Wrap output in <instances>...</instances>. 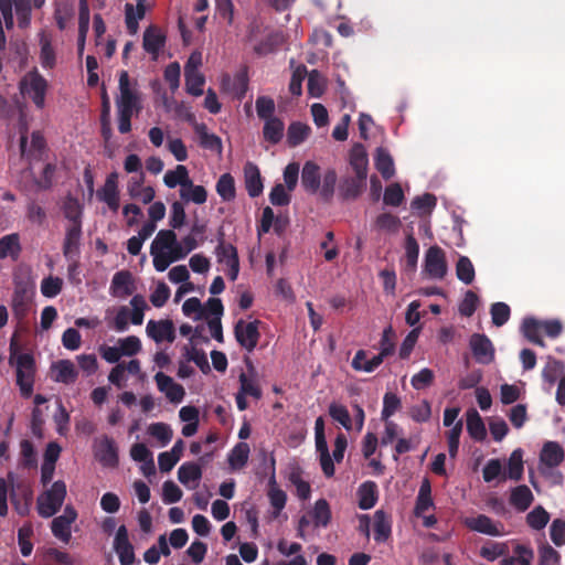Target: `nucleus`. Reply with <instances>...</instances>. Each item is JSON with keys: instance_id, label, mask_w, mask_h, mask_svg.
Segmentation results:
<instances>
[{"instance_id": "1", "label": "nucleus", "mask_w": 565, "mask_h": 565, "mask_svg": "<svg viewBox=\"0 0 565 565\" xmlns=\"http://www.w3.org/2000/svg\"><path fill=\"white\" fill-rule=\"evenodd\" d=\"M348 163L353 174H345L339 180L335 191L342 202L358 200L366 188L369 156L363 143H353L348 154Z\"/></svg>"}, {"instance_id": "2", "label": "nucleus", "mask_w": 565, "mask_h": 565, "mask_svg": "<svg viewBox=\"0 0 565 565\" xmlns=\"http://www.w3.org/2000/svg\"><path fill=\"white\" fill-rule=\"evenodd\" d=\"M119 95L116 98V108L118 115V130L126 134L131 129V117L139 114L142 106V94L138 88L137 82H131L127 71L119 73L118 81Z\"/></svg>"}, {"instance_id": "3", "label": "nucleus", "mask_w": 565, "mask_h": 565, "mask_svg": "<svg viewBox=\"0 0 565 565\" xmlns=\"http://www.w3.org/2000/svg\"><path fill=\"white\" fill-rule=\"evenodd\" d=\"M338 173L334 168H327L321 171L313 161H307L301 170V185L303 190L318 195L324 203H331L335 194Z\"/></svg>"}, {"instance_id": "4", "label": "nucleus", "mask_w": 565, "mask_h": 565, "mask_svg": "<svg viewBox=\"0 0 565 565\" xmlns=\"http://www.w3.org/2000/svg\"><path fill=\"white\" fill-rule=\"evenodd\" d=\"M10 365L17 369V385L21 395L29 398L33 393L35 360L31 353H20L14 338L10 342Z\"/></svg>"}, {"instance_id": "5", "label": "nucleus", "mask_w": 565, "mask_h": 565, "mask_svg": "<svg viewBox=\"0 0 565 565\" xmlns=\"http://www.w3.org/2000/svg\"><path fill=\"white\" fill-rule=\"evenodd\" d=\"M523 335L533 344L544 348L545 341L541 332L543 331L548 338L556 339L563 332V323L558 319L537 320L533 317H527L522 322Z\"/></svg>"}, {"instance_id": "6", "label": "nucleus", "mask_w": 565, "mask_h": 565, "mask_svg": "<svg viewBox=\"0 0 565 565\" xmlns=\"http://www.w3.org/2000/svg\"><path fill=\"white\" fill-rule=\"evenodd\" d=\"M66 484L62 480L53 482L50 489L38 497V513L42 518H51L62 508L66 497Z\"/></svg>"}, {"instance_id": "7", "label": "nucleus", "mask_w": 565, "mask_h": 565, "mask_svg": "<svg viewBox=\"0 0 565 565\" xmlns=\"http://www.w3.org/2000/svg\"><path fill=\"white\" fill-rule=\"evenodd\" d=\"M47 86V81L36 70L28 72L19 83L20 93L30 98L39 109L45 106Z\"/></svg>"}, {"instance_id": "8", "label": "nucleus", "mask_w": 565, "mask_h": 565, "mask_svg": "<svg viewBox=\"0 0 565 565\" xmlns=\"http://www.w3.org/2000/svg\"><path fill=\"white\" fill-rule=\"evenodd\" d=\"M262 321L255 319L253 321H245L244 319H239L234 324V337L237 343L246 350L248 353H252L260 338L259 326Z\"/></svg>"}, {"instance_id": "9", "label": "nucleus", "mask_w": 565, "mask_h": 565, "mask_svg": "<svg viewBox=\"0 0 565 565\" xmlns=\"http://www.w3.org/2000/svg\"><path fill=\"white\" fill-rule=\"evenodd\" d=\"M448 271L446 253L438 245L430 246L424 258V273L433 279H444Z\"/></svg>"}, {"instance_id": "10", "label": "nucleus", "mask_w": 565, "mask_h": 565, "mask_svg": "<svg viewBox=\"0 0 565 565\" xmlns=\"http://www.w3.org/2000/svg\"><path fill=\"white\" fill-rule=\"evenodd\" d=\"M463 524L470 531L489 536H501L504 534V524L500 521H493L486 514L466 518Z\"/></svg>"}, {"instance_id": "11", "label": "nucleus", "mask_w": 565, "mask_h": 565, "mask_svg": "<svg viewBox=\"0 0 565 565\" xmlns=\"http://www.w3.org/2000/svg\"><path fill=\"white\" fill-rule=\"evenodd\" d=\"M77 518V512L72 505H66L64 513L53 519L51 523V531L53 535L62 541L68 543L72 537L71 526Z\"/></svg>"}, {"instance_id": "12", "label": "nucleus", "mask_w": 565, "mask_h": 565, "mask_svg": "<svg viewBox=\"0 0 565 565\" xmlns=\"http://www.w3.org/2000/svg\"><path fill=\"white\" fill-rule=\"evenodd\" d=\"M469 347L478 363L489 364L494 360V348L486 334L473 333L469 340Z\"/></svg>"}, {"instance_id": "13", "label": "nucleus", "mask_w": 565, "mask_h": 565, "mask_svg": "<svg viewBox=\"0 0 565 565\" xmlns=\"http://www.w3.org/2000/svg\"><path fill=\"white\" fill-rule=\"evenodd\" d=\"M114 550L118 555L120 565H132L136 562L134 546L129 541L128 530L120 525L114 539Z\"/></svg>"}, {"instance_id": "14", "label": "nucleus", "mask_w": 565, "mask_h": 565, "mask_svg": "<svg viewBox=\"0 0 565 565\" xmlns=\"http://www.w3.org/2000/svg\"><path fill=\"white\" fill-rule=\"evenodd\" d=\"M33 294V289L26 284L19 282L15 285L12 295V310L17 319L22 320L26 317Z\"/></svg>"}, {"instance_id": "15", "label": "nucleus", "mask_w": 565, "mask_h": 565, "mask_svg": "<svg viewBox=\"0 0 565 565\" xmlns=\"http://www.w3.org/2000/svg\"><path fill=\"white\" fill-rule=\"evenodd\" d=\"M146 332L149 338L154 342L161 343L162 341L173 342L175 340V329L171 320H149L146 327Z\"/></svg>"}, {"instance_id": "16", "label": "nucleus", "mask_w": 565, "mask_h": 565, "mask_svg": "<svg viewBox=\"0 0 565 565\" xmlns=\"http://www.w3.org/2000/svg\"><path fill=\"white\" fill-rule=\"evenodd\" d=\"M95 456L104 467H116L118 465V451L114 439L103 436L96 444Z\"/></svg>"}, {"instance_id": "17", "label": "nucleus", "mask_w": 565, "mask_h": 565, "mask_svg": "<svg viewBox=\"0 0 565 565\" xmlns=\"http://www.w3.org/2000/svg\"><path fill=\"white\" fill-rule=\"evenodd\" d=\"M32 490L26 484L18 483L12 486L10 499L19 515L25 516L29 514L32 503Z\"/></svg>"}, {"instance_id": "18", "label": "nucleus", "mask_w": 565, "mask_h": 565, "mask_svg": "<svg viewBox=\"0 0 565 565\" xmlns=\"http://www.w3.org/2000/svg\"><path fill=\"white\" fill-rule=\"evenodd\" d=\"M81 238L82 225L78 223L68 224L65 228L63 242V255L65 258L79 256Z\"/></svg>"}, {"instance_id": "19", "label": "nucleus", "mask_w": 565, "mask_h": 565, "mask_svg": "<svg viewBox=\"0 0 565 565\" xmlns=\"http://www.w3.org/2000/svg\"><path fill=\"white\" fill-rule=\"evenodd\" d=\"M97 196L100 201L105 202L111 211L116 212L119 209V192L116 173H111L107 177L104 186L97 192Z\"/></svg>"}, {"instance_id": "20", "label": "nucleus", "mask_w": 565, "mask_h": 565, "mask_svg": "<svg viewBox=\"0 0 565 565\" xmlns=\"http://www.w3.org/2000/svg\"><path fill=\"white\" fill-rule=\"evenodd\" d=\"M245 188L250 198H257L263 193V180L258 167L247 162L244 167Z\"/></svg>"}, {"instance_id": "21", "label": "nucleus", "mask_w": 565, "mask_h": 565, "mask_svg": "<svg viewBox=\"0 0 565 565\" xmlns=\"http://www.w3.org/2000/svg\"><path fill=\"white\" fill-rule=\"evenodd\" d=\"M52 379L57 383L71 384L78 376L75 365L70 360H60L52 364Z\"/></svg>"}, {"instance_id": "22", "label": "nucleus", "mask_w": 565, "mask_h": 565, "mask_svg": "<svg viewBox=\"0 0 565 565\" xmlns=\"http://www.w3.org/2000/svg\"><path fill=\"white\" fill-rule=\"evenodd\" d=\"M110 289L116 297H128L132 295L135 290L132 275L128 270L117 271L113 279Z\"/></svg>"}, {"instance_id": "23", "label": "nucleus", "mask_w": 565, "mask_h": 565, "mask_svg": "<svg viewBox=\"0 0 565 565\" xmlns=\"http://www.w3.org/2000/svg\"><path fill=\"white\" fill-rule=\"evenodd\" d=\"M166 44V36L157 28L149 26L143 32L142 47L156 60Z\"/></svg>"}, {"instance_id": "24", "label": "nucleus", "mask_w": 565, "mask_h": 565, "mask_svg": "<svg viewBox=\"0 0 565 565\" xmlns=\"http://www.w3.org/2000/svg\"><path fill=\"white\" fill-rule=\"evenodd\" d=\"M534 497L525 484L516 486L511 490L510 504L520 512L526 511L533 503Z\"/></svg>"}, {"instance_id": "25", "label": "nucleus", "mask_w": 565, "mask_h": 565, "mask_svg": "<svg viewBox=\"0 0 565 565\" xmlns=\"http://www.w3.org/2000/svg\"><path fill=\"white\" fill-rule=\"evenodd\" d=\"M358 126L360 137L364 140L384 138V129L376 125L373 118L367 114H360Z\"/></svg>"}, {"instance_id": "26", "label": "nucleus", "mask_w": 565, "mask_h": 565, "mask_svg": "<svg viewBox=\"0 0 565 565\" xmlns=\"http://www.w3.org/2000/svg\"><path fill=\"white\" fill-rule=\"evenodd\" d=\"M540 460L550 468L557 467L564 460L562 446L556 441L545 443L540 455Z\"/></svg>"}, {"instance_id": "27", "label": "nucleus", "mask_w": 565, "mask_h": 565, "mask_svg": "<svg viewBox=\"0 0 565 565\" xmlns=\"http://www.w3.org/2000/svg\"><path fill=\"white\" fill-rule=\"evenodd\" d=\"M316 449L317 452L319 454L320 466L323 471V475L327 478L333 477L335 468L331 455L329 452L326 436H316Z\"/></svg>"}, {"instance_id": "28", "label": "nucleus", "mask_w": 565, "mask_h": 565, "mask_svg": "<svg viewBox=\"0 0 565 565\" xmlns=\"http://www.w3.org/2000/svg\"><path fill=\"white\" fill-rule=\"evenodd\" d=\"M359 508L372 509L377 502V486L374 481H364L358 489Z\"/></svg>"}, {"instance_id": "29", "label": "nucleus", "mask_w": 565, "mask_h": 565, "mask_svg": "<svg viewBox=\"0 0 565 565\" xmlns=\"http://www.w3.org/2000/svg\"><path fill=\"white\" fill-rule=\"evenodd\" d=\"M467 430L471 438L477 441H482L487 437L484 423L479 413L471 408L467 412Z\"/></svg>"}, {"instance_id": "30", "label": "nucleus", "mask_w": 565, "mask_h": 565, "mask_svg": "<svg viewBox=\"0 0 565 565\" xmlns=\"http://www.w3.org/2000/svg\"><path fill=\"white\" fill-rule=\"evenodd\" d=\"M21 253L19 234L12 233L0 238V259L11 257L17 260Z\"/></svg>"}, {"instance_id": "31", "label": "nucleus", "mask_w": 565, "mask_h": 565, "mask_svg": "<svg viewBox=\"0 0 565 565\" xmlns=\"http://www.w3.org/2000/svg\"><path fill=\"white\" fill-rule=\"evenodd\" d=\"M392 533V524L390 518L383 510L374 513V540L377 543L386 542Z\"/></svg>"}, {"instance_id": "32", "label": "nucleus", "mask_w": 565, "mask_h": 565, "mask_svg": "<svg viewBox=\"0 0 565 565\" xmlns=\"http://www.w3.org/2000/svg\"><path fill=\"white\" fill-rule=\"evenodd\" d=\"M419 255V245L413 235H407L405 239V257H404V270L413 274L416 270Z\"/></svg>"}, {"instance_id": "33", "label": "nucleus", "mask_w": 565, "mask_h": 565, "mask_svg": "<svg viewBox=\"0 0 565 565\" xmlns=\"http://www.w3.org/2000/svg\"><path fill=\"white\" fill-rule=\"evenodd\" d=\"M249 446L247 443L241 441L234 446L228 454V465L233 470H239L246 466L249 457Z\"/></svg>"}, {"instance_id": "34", "label": "nucleus", "mask_w": 565, "mask_h": 565, "mask_svg": "<svg viewBox=\"0 0 565 565\" xmlns=\"http://www.w3.org/2000/svg\"><path fill=\"white\" fill-rule=\"evenodd\" d=\"M180 198L184 202H192L201 205L207 200V191L203 185H196L191 180L184 189H180Z\"/></svg>"}, {"instance_id": "35", "label": "nucleus", "mask_w": 565, "mask_h": 565, "mask_svg": "<svg viewBox=\"0 0 565 565\" xmlns=\"http://www.w3.org/2000/svg\"><path fill=\"white\" fill-rule=\"evenodd\" d=\"M433 505L430 483L428 480H425L419 488L414 513L416 516H423Z\"/></svg>"}, {"instance_id": "36", "label": "nucleus", "mask_w": 565, "mask_h": 565, "mask_svg": "<svg viewBox=\"0 0 565 565\" xmlns=\"http://www.w3.org/2000/svg\"><path fill=\"white\" fill-rule=\"evenodd\" d=\"M285 131V124L278 117L264 120L263 135L265 141H281Z\"/></svg>"}, {"instance_id": "37", "label": "nucleus", "mask_w": 565, "mask_h": 565, "mask_svg": "<svg viewBox=\"0 0 565 565\" xmlns=\"http://www.w3.org/2000/svg\"><path fill=\"white\" fill-rule=\"evenodd\" d=\"M215 190L221 199L231 202L236 196L235 180L231 173L222 174L215 185Z\"/></svg>"}, {"instance_id": "38", "label": "nucleus", "mask_w": 565, "mask_h": 565, "mask_svg": "<svg viewBox=\"0 0 565 565\" xmlns=\"http://www.w3.org/2000/svg\"><path fill=\"white\" fill-rule=\"evenodd\" d=\"M164 184L173 189L180 185V189H184L191 179L189 178L188 169L184 166H177L174 170H169L163 177Z\"/></svg>"}, {"instance_id": "39", "label": "nucleus", "mask_w": 565, "mask_h": 565, "mask_svg": "<svg viewBox=\"0 0 565 565\" xmlns=\"http://www.w3.org/2000/svg\"><path fill=\"white\" fill-rule=\"evenodd\" d=\"M312 520L316 527H326L331 521V510L326 499H319L316 501L312 512Z\"/></svg>"}, {"instance_id": "40", "label": "nucleus", "mask_w": 565, "mask_h": 565, "mask_svg": "<svg viewBox=\"0 0 565 565\" xmlns=\"http://www.w3.org/2000/svg\"><path fill=\"white\" fill-rule=\"evenodd\" d=\"M89 25V9L87 0H79V14H78V53L83 54L85 38Z\"/></svg>"}, {"instance_id": "41", "label": "nucleus", "mask_w": 565, "mask_h": 565, "mask_svg": "<svg viewBox=\"0 0 565 565\" xmlns=\"http://www.w3.org/2000/svg\"><path fill=\"white\" fill-rule=\"evenodd\" d=\"M177 235L172 230H161L158 232L156 238L152 241L150 246V254L157 252L169 250L170 247L175 244Z\"/></svg>"}, {"instance_id": "42", "label": "nucleus", "mask_w": 565, "mask_h": 565, "mask_svg": "<svg viewBox=\"0 0 565 565\" xmlns=\"http://www.w3.org/2000/svg\"><path fill=\"white\" fill-rule=\"evenodd\" d=\"M41 52H40V63L43 68H53L56 63L55 51L52 46L51 39L44 33L40 39Z\"/></svg>"}, {"instance_id": "43", "label": "nucleus", "mask_w": 565, "mask_h": 565, "mask_svg": "<svg viewBox=\"0 0 565 565\" xmlns=\"http://www.w3.org/2000/svg\"><path fill=\"white\" fill-rule=\"evenodd\" d=\"M202 478V469L195 462H184L179 467L178 479L182 484H189L191 481L198 482Z\"/></svg>"}, {"instance_id": "44", "label": "nucleus", "mask_w": 565, "mask_h": 565, "mask_svg": "<svg viewBox=\"0 0 565 565\" xmlns=\"http://www.w3.org/2000/svg\"><path fill=\"white\" fill-rule=\"evenodd\" d=\"M456 276L466 285H470L475 280L476 271L469 257L459 256L456 264Z\"/></svg>"}, {"instance_id": "45", "label": "nucleus", "mask_w": 565, "mask_h": 565, "mask_svg": "<svg viewBox=\"0 0 565 565\" xmlns=\"http://www.w3.org/2000/svg\"><path fill=\"white\" fill-rule=\"evenodd\" d=\"M375 168L385 180L391 179L395 173L394 162L391 154L382 148H379L377 150Z\"/></svg>"}, {"instance_id": "46", "label": "nucleus", "mask_w": 565, "mask_h": 565, "mask_svg": "<svg viewBox=\"0 0 565 565\" xmlns=\"http://www.w3.org/2000/svg\"><path fill=\"white\" fill-rule=\"evenodd\" d=\"M186 92L193 96H201L203 94V86L205 83L204 76L199 71L184 72Z\"/></svg>"}, {"instance_id": "47", "label": "nucleus", "mask_w": 565, "mask_h": 565, "mask_svg": "<svg viewBox=\"0 0 565 565\" xmlns=\"http://www.w3.org/2000/svg\"><path fill=\"white\" fill-rule=\"evenodd\" d=\"M239 390L238 392L246 395L252 396L255 399H260L263 396V391L257 382L252 379L246 373L242 372L238 376Z\"/></svg>"}, {"instance_id": "48", "label": "nucleus", "mask_w": 565, "mask_h": 565, "mask_svg": "<svg viewBox=\"0 0 565 565\" xmlns=\"http://www.w3.org/2000/svg\"><path fill=\"white\" fill-rule=\"evenodd\" d=\"M508 478L511 480H520L523 475V452L522 450L515 449L512 451L508 460Z\"/></svg>"}, {"instance_id": "49", "label": "nucleus", "mask_w": 565, "mask_h": 565, "mask_svg": "<svg viewBox=\"0 0 565 565\" xmlns=\"http://www.w3.org/2000/svg\"><path fill=\"white\" fill-rule=\"evenodd\" d=\"M550 521L548 512L541 505L535 507L527 515L526 523L533 530H543Z\"/></svg>"}, {"instance_id": "50", "label": "nucleus", "mask_w": 565, "mask_h": 565, "mask_svg": "<svg viewBox=\"0 0 565 565\" xmlns=\"http://www.w3.org/2000/svg\"><path fill=\"white\" fill-rule=\"evenodd\" d=\"M215 256L220 264H232L239 262L237 248L232 243H221L215 247Z\"/></svg>"}, {"instance_id": "51", "label": "nucleus", "mask_w": 565, "mask_h": 565, "mask_svg": "<svg viewBox=\"0 0 565 565\" xmlns=\"http://www.w3.org/2000/svg\"><path fill=\"white\" fill-rule=\"evenodd\" d=\"M563 372L564 363L550 356L545 367L542 371V376L545 382L553 385Z\"/></svg>"}, {"instance_id": "52", "label": "nucleus", "mask_w": 565, "mask_h": 565, "mask_svg": "<svg viewBox=\"0 0 565 565\" xmlns=\"http://www.w3.org/2000/svg\"><path fill=\"white\" fill-rule=\"evenodd\" d=\"M405 200L403 189L399 183H391L386 186L383 195V201L390 206H399Z\"/></svg>"}, {"instance_id": "53", "label": "nucleus", "mask_w": 565, "mask_h": 565, "mask_svg": "<svg viewBox=\"0 0 565 565\" xmlns=\"http://www.w3.org/2000/svg\"><path fill=\"white\" fill-rule=\"evenodd\" d=\"M63 214L68 224L78 223L82 225V207L79 202L74 198H68L63 205Z\"/></svg>"}, {"instance_id": "54", "label": "nucleus", "mask_w": 565, "mask_h": 565, "mask_svg": "<svg viewBox=\"0 0 565 565\" xmlns=\"http://www.w3.org/2000/svg\"><path fill=\"white\" fill-rule=\"evenodd\" d=\"M63 288V279L60 277L49 276L41 281V292L46 298L56 297Z\"/></svg>"}, {"instance_id": "55", "label": "nucleus", "mask_w": 565, "mask_h": 565, "mask_svg": "<svg viewBox=\"0 0 565 565\" xmlns=\"http://www.w3.org/2000/svg\"><path fill=\"white\" fill-rule=\"evenodd\" d=\"M329 415L333 420L340 423L347 430L352 428L351 416L345 406L337 403H331L329 406Z\"/></svg>"}, {"instance_id": "56", "label": "nucleus", "mask_w": 565, "mask_h": 565, "mask_svg": "<svg viewBox=\"0 0 565 565\" xmlns=\"http://www.w3.org/2000/svg\"><path fill=\"white\" fill-rule=\"evenodd\" d=\"M132 310L130 311V321L132 324L140 326L143 322L145 309H147V302L141 295H136L130 300Z\"/></svg>"}, {"instance_id": "57", "label": "nucleus", "mask_w": 565, "mask_h": 565, "mask_svg": "<svg viewBox=\"0 0 565 565\" xmlns=\"http://www.w3.org/2000/svg\"><path fill=\"white\" fill-rule=\"evenodd\" d=\"M255 107H256V113H257V116L259 119L266 120V119L275 117L274 113H275L276 106H275V102L273 98H270L268 96H259L256 99Z\"/></svg>"}, {"instance_id": "58", "label": "nucleus", "mask_w": 565, "mask_h": 565, "mask_svg": "<svg viewBox=\"0 0 565 565\" xmlns=\"http://www.w3.org/2000/svg\"><path fill=\"white\" fill-rule=\"evenodd\" d=\"M184 350H185L184 356L186 358L188 361L194 362L195 365L203 373L206 374L207 372H210L211 367H210L206 354L203 350H200L196 348L189 349L188 347H184Z\"/></svg>"}, {"instance_id": "59", "label": "nucleus", "mask_w": 565, "mask_h": 565, "mask_svg": "<svg viewBox=\"0 0 565 565\" xmlns=\"http://www.w3.org/2000/svg\"><path fill=\"white\" fill-rule=\"evenodd\" d=\"M437 204V199L431 193H425L413 199L411 207L419 213H430Z\"/></svg>"}, {"instance_id": "60", "label": "nucleus", "mask_w": 565, "mask_h": 565, "mask_svg": "<svg viewBox=\"0 0 565 565\" xmlns=\"http://www.w3.org/2000/svg\"><path fill=\"white\" fill-rule=\"evenodd\" d=\"M402 406L401 398L395 394L387 392L383 397L382 419L387 420Z\"/></svg>"}, {"instance_id": "61", "label": "nucleus", "mask_w": 565, "mask_h": 565, "mask_svg": "<svg viewBox=\"0 0 565 565\" xmlns=\"http://www.w3.org/2000/svg\"><path fill=\"white\" fill-rule=\"evenodd\" d=\"M508 553V545L505 543L492 542L489 545H483L480 548V556L489 562L495 561L498 557Z\"/></svg>"}, {"instance_id": "62", "label": "nucleus", "mask_w": 565, "mask_h": 565, "mask_svg": "<svg viewBox=\"0 0 565 565\" xmlns=\"http://www.w3.org/2000/svg\"><path fill=\"white\" fill-rule=\"evenodd\" d=\"M492 323L497 327H501L510 319V307L504 302H495L490 309Z\"/></svg>"}, {"instance_id": "63", "label": "nucleus", "mask_w": 565, "mask_h": 565, "mask_svg": "<svg viewBox=\"0 0 565 565\" xmlns=\"http://www.w3.org/2000/svg\"><path fill=\"white\" fill-rule=\"evenodd\" d=\"M310 127L300 121H294L287 130V141H305L310 135Z\"/></svg>"}, {"instance_id": "64", "label": "nucleus", "mask_w": 565, "mask_h": 565, "mask_svg": "<svg viewBox=\"0 0 565 565\" xmlns=\"http://www.w3.org/2000/svg\"><path fill=\"white\" fill-rule=\"evenodd\" d=\"M326 88V82L323 76L313 70L308 75V92L313 97H320Z\"/></svg>"}]
</instances>
